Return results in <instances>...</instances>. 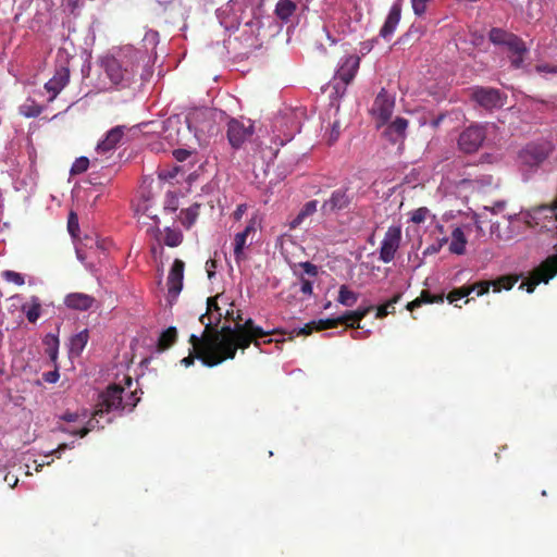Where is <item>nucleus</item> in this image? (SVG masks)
Instances as JSON below:
<instances>
[{"instance_id":"nucleus-13","label":"nucleus","mask_w":557,"mask_h":557,"mask_svg":"<svg viewBox=\"0 0 557 557\" xmlns=\"http://www.w3.org/2000/svg\"><path fill=\"white\" fill-rule=\"evenodd\" d=\"M549 154V149L543 144H528L519 152V161L530 168L539 166Z\"/></svg>"},{"instance_id":"nucleus-1","label":"nucleus","mask_w":557,"mask_h":557,"mask_svg":"<svg viewBox=\"0 0 557 557\" xmlns=\"http://www.w3.org/2000/svg\"><path fill=\"white\" fill-rule=\"evenodd\" d=\"M207 314H201L199 322L205 326L201 336L191 334L189 343L202 346L199 354V360L209 368L221 364L226 360L235 358L237 349H239L240 341L239 327L237 323L234 326L223 325L220 330L212 327V320L206 321Z\"/></svg>"},{"instance_id":"nucleus-37","label":"nucleus","mask_w":557,"mask_h":557,"mask_svg":"<svg viewBox=\"0 0 557 557\" xmlns=\"http://www.w3.org/2000/svg\"><path fill=\"white\" fill-rule=\"evenodd\" d=\"M183 236L180 232L166 228L164 244L169 247H176L182 243Z\"/></svg>"},{"instance_id":"nucleus-15","label":"nucleus","mask_w":557,"mask_h":557,"mask_svg":"<svg viewBox=\"0 0 557 557\" xmlns=\"http://www.w3.org/2000/svg\"><path fill=\"white\" fill-rule=\"evenodd\" d=\"M126 126L117 125L106 133V136L96 147L98 153H107L115 150L125 136Z\"/></svg>"},{"instance_id":"nucleus-33","label":"nucleus","mask_w":557,"mask_h":557,"mask_svg":"<svg viewBox=\"0 0 557 557\" xmlns=\"http://www.w3.org/2000/svg\"><path fill=\"white\" fill-rule=\"evenodd\" d=\"M20 113L25 117H37L41 114L44 108L38 104L34 99H27L21 107Z\"/></svg>"},{"instance_id":"nucleus-45","label":"nucleus","mask_w":557,"mask_h":557,"mask_svg":"<svg viewBox=\"0 0 557 557\" xmlns=\"http://www.w3.org/2000/svg\"><path fill=\"white\" fill-rule=\"evenodd\" d=\"M178 208V199L173 193L166 194V201L164 205V209L171 212L176 211Z\"/></svg>"},{"instance_id":"nucleus-22","label":"nucleus","mask_w":557,"mask_h":557,"mask_svg":"<svg viewBox=\"0 0 557 557\" xmlns=\"http://www.w3.org/2000/svg\"><path fill=\"white\" fill-rule=\"evenodd\" d=\"M408 126V121L404 117H397L385 129L384 134L389 141L396 144L404 139Z\"/></svg>"},{"instance_id":"nucleus-46","label":"nucleus","mask_w":557,"mask_h":557,"mask_svg":"<svg viewBox=\"0 0 557 557\" xmlns=\"http://www.w3.org/2000/svg\"><path fill=\"white\" fill-rule=\"evenodd\" d=\"M299 267L302 269L305 274L311 277H315L318 275V267L309 261L299 263Z\"/></svg>"},{"instance_id":"nucleus-38","label":"nucleus","mask_w":557,"mask_h":557,"mask_svg":"<svg viewBox=\"0 0 557 557\" xmlns=\"http://www.w3.org/2000/svg\"><path fill=\"white\" fill-rule=\"evenodd\" d=\"M471 294V288H469L468 286H461V287H458V288H455L453 289L448 295H447V300L453 304L463 297H467Z\"/></svg>"},{"instance_id":"nucleus-44","label":"nucleus","mask_w":557,"mask_h":557,"mask_svg":"<svg viewBox=\"0 0 557 557\" xmlns=\"http://www.w3.org/2000/svg\"><path fill=\"white\" fill-rule=\"evenodd\" d=\"M221 297V295H216L214 297H209L207 299V311L205 314L207 317L209 314H213L214 312L221 311V308L219 307L218 299Z\"/></svg>"},{"instance_id":"nucleus-59","label":"nucleus","mask_w":557,"mask_h":557,"mask_svg":"<svg viewBox=\"0 0 557 557\" xmlns=\"http://www.w3.org/2000/svg\"><path fill=\"white\" fill-rule=\"evenodd\" d=\"M216 261L214 259H209L206 262V270L208 273V277L212 278L215 274Z\"/></svg>"},{"instance_id":"nucleus-34","label":"nucleus","mask_w":557,"mask_h":557,"mask_svg":"<svg viewBox=\"0 0 557 557\" xmlns=\"http://www.w3.org/2000/svg\"><path fill=\"white\" fill-rule=\"evenodd\" d=\"M519 275H504L493 281V290L499 293L502 289L510 290L518 282Z\"/></svg>"},{"instance_id":"nucleus-31","label":"nucleus","mask_w":557,"mask_h":557,"mask_svg":"<svg viewBox=\"0 0 557 557\" xmlns=\"http://www.w3.org/2000/svg\"><path fill=\"white\" fill-rule=\"evenodd\" d=\"M199 208L200 205L194 203L189 208L181 211V222L186 228H190L195 224L199 215Z\"/></svg>"},{"instance_id":"nucleus-30","label":"nucleus","mask_w":557,"mask_h":557,"mask_svg":"<svg viewBox=\"0 0 557 557\" xmlns=\"http://www.w3.org/2000/svg\"><path fill=\"white\" fill-rule=\"evenodd\" d=\"M360 16L361 14L358 11L355 12L354 16H346L345 12H339V16L337 17L338 32L343 34L354 32L355 27L352 26V22H358Z\"/></svg>"},{"instance_id":"nucleus-10","label":"nucleus","mask_w":557,"mask_h":557,"mask_svg":"<svg viewBox=\"0 0 557 557\" xmlns=\"http://www.w3.org/2000/svg\"><path fill=\"white\" fill-rule=\"evenodd\" d=\"M401 228L398 225H392L385 232L380 247V260L388 263L394 260L397 250L400 247Z\"/></svg>"},{"instance_id":"nucleus-27","label":"nucleus","mask_w":557,"mask_h":557,"mask_svg":"<svg viewBox=\"0 0 557 557\" xmlns=\"http://www.w3.org/2000/svg\"><path fill=\"white\" fill-rule=\"evenodd\" d=\"M467 238L463 231L460 227H456L451 232V242L449 245V251L456 255H463L466 251Z\"/></svg>"},{"instance_id":"nucleus-50","label":"nucleus","mask_w":557,"mask_h":557,"mask_svg":"<svg viewBox=\"0 0 557 557\" xmlns=\"http://www.w3.org/2000/svg\"><path fill=\"white\" fill-rule=\"evenodd\" d=\"M224 318L227 321L235 322V324L243 320L240 310L235 311L234 309L226 310V312L224 313Z\"/></svg>"},{"instance_id":"nucleus-16","label":"nucleus","mask_w":557,"mask_h":557,"mask_svg":"<svg viewBox=\"0 0 557 557\" xmlns=\"http://www.w3.org/2000/svg\"><path fill=\"white\" fill-rule=\"evenodd\" d=\"M185 263L175 259L168 276V292L169 296L176 298L183 288Z\"/></svg>"},{"instance_id":"nucleus-57","label":"nucleus","mask_w":557,"mask_h":557,"mask_svg":"<svg viewBox=\"0 0 557 557\" xmlns=\"http://www.w3.org/2000/svg\"><path fill=\"white\" fill-rule=\"evenodd\" d=\"M55 430L57 431H60L62 433H65V434H70V435H75V436H79V429H72L70 426H66V425H63V424H58L55 426Z\"/></svg>"},{"instance_id":"nucleus-53","label":"nucleus","mask_w":557,"mask_h":557,"mask_svg":"<svg viewBox=\"0 0 557 557\" xmlns=\"http://www.w3.org/2000/svg\"><path fill=\"white\" fill-rule=\"evenodd\" d=\"M259 149L260 159L264 161L265 159L272 160L276 156V151H273L271 148L262 149L259 145H257Z\"/></svg>"},{"instance_id":"nucleus-62","label":"nucleus","mask_w":557,"mask_h":557,"mask_svg":"<svg viewBox=\"0 0 557 557\" xmlns=\"http://www.w3.org/2000/svg\"><path fill=\"white\" fill-rule=\"evenodd\" d=\"M173 154L177 161L182 162L185 161L190 156V152L185 149H176L174 150Z\"/></svg>"},{"instance_id":"nucleus-35","label":"nucleus","mask_w":557,"mask_h":557,"mask_svg":"<svg viewBox=\"0 0 557 557\" xmlns=\"http://www.w3.org/2000/svg\"><path fill=\"white\" fill-rule=\"evenodd\" d=\"M358 300V294L350 290L347 285H342L338 290L337 301L346 307H352Z\"/></svg>"},{"instance_id":"nucleus-55","label":"nucleus","mask_w":557,"mask_h":557,"mask_svg":"<svg viewBox=\"0 0 557 557\" xmlns=\"http://www.w3.org/2000/svg\"><path fill=\"white\" fill-rule=\"evenodd\" d=\"M60 375L58 370L49 371L42 374V379L47 383H55L59 380Z\"/></svg>"},{"instance_id":"nucleus-26","label":"nucleus","mask_w":557,"mask_h":557,"mask_svg":"<svg viewBox=\"0 0 557 557\" xmlns=\"http://www.w3.org/2000/svg\"><path fill=\"white\" fill-rule=\"evenodd\" d=\"M22 311L25 313L28 322L35 323L41 312V301L37 296H32L29 302L22 306Z\"/></svg>"},{"instance_id":"nucleus-40","label":"nucleus","mask_w":557,"mask_h":557,"mask_svg":"<svg viewBox=\"0 0 557 557\" xmlns=\"http://www.w3.org/2000/svg\"><path fill=\"white\" fill-rule=\"evenodd\" d=\"M88 165H89V160L88 158L86 157H79L75 160V162L73 163L72 168H71V174L72 175H77V174H82L84 173L85 171H87L88 169Z\"/></svg>"},{"instance_id":"nucleus-54","label":"nucleus","mask_w":557,"mask_h":557,"mask_svg":"<svg viewBox=\"0 0 557 557\" xmlns=\"http://www.w3.org/2000/svg\"><path fill=\"white\" fill-rule=\"evenodd\" d=\"M81 414L78 412H65L60 416V420L65 421L67 423L76 422L79 420Z\"/></svg>"},{"instance_id":"nucleus-41","label":"nucleus","mask_w":557,"mask_h":557,"mask_svg":"<svg viewBox=\"0 0 557 557\" xmlns=\"http://www.w3.org/2000/svg\"><path fill=\"white\" fill-rule=\"evenodd\" d=\"M191 346H193V348H191L189 355L181 360V363L186 368L193 366L195 359H199L198 356H199L200 351L202 350V346H200V345L196 346L195 344H191Z\"/></svg>"},{"instance_id":"nucleus-8","label":"nucleus","mask_w":557,"mask_h":557,"mask_svg":"<svg viewBox=\"0 0 557 557\" xmlns=\"http://www.w3.org/2000/svg\"><path fill=\"white\" fill-rule=\"evenodd\" d=\"M253 131V124L250 121L245 124L237 119H231L227 123L226 137L232 148L240 149L245 141L252 137Z\"/></svg>"},{"instance_id":"nucleus-64","label":"nucleus","mask_w":557,"mask_h":557,"mask_svg":"<svg viewBox=\"0 0 557 557\" xmlns=\"http://www.w3.org/2000/svg\"><path fill=\"white\" fill-rule=\"evenodd\" d=\"M445 117H446V114L441 113L436 117L432 119L430 122L431 127L437 128L441 125V123L444 121Z\"/></svg>"},{"instance_id":"nucleus-4","label":"nucleus","mask_w":557,"mask_h":557,"mask_svg":"<svg viewBox=\"0 0 557 557\" xmlns=\"http://www.w3.org/2000/svg\"><path fill=\"white\" fill-rule=\"evenodd\" d=\"M123 393L124 388L122 386L116 384L109 385L106 391L99 395L96 405V416H104L112 411L124 410Z\"/></svg>"},{"instance_id":"nucleus-5","label":"nucleus","mask_w":557,"mask_h":557,"mask_svg":"<svg viewBox=\"0 0 557 557\" xmlns=\"http://www.w3.org/2000/svg\"><path fill=\"white\" fill-rule=\"evenodd\" d=\"M373 310V306L359 307L355 311H348L337 318H329L319 320V329H334L341 324H346L350 329H360V322Z\"/></svg>"},{"instance_id":"nucleus-36","label":"nucleus","mask_w":557,"mask_h":557,"mask_svg":"<svg viewBox=\"0 0 557 557\" xmlns=\"http://www.w3.org/2000/svg\"><path fill=\"white\" fill-rule=\"evenodd\" d=\"M103 416H96V410L92 413V417L85 423L83 428L79 429V437L83 438L89 434L95 429H103V425H100L99 418Z\"/></svg>"},{"instance_id":"nucleus-52","label":"nucleus","mask_w":557,"mask_h":557,"mask_svg":"<svg viewBox=\"0 0 557 557\" xmlns=\"http://www.w3.org/2000/svg\"><path fill=\"white\" fill-rule=\"evenodd\" d=\"M67 228L73 236H75V232L78 231V221L74 212H71L69 215Z\"/></svg>"},{"instance_id":"nucleus-32","label":"nucleus","mask_w":557,"mask_h":557,"mask_svg":"<svg viewBox=\"0 0 557 557\" xmlns=\"http://www.w3.org/2000/svg\"><path fill=\"white\" fill-rule=\"evenodd\" d=\"M89 339L87 330H83L71 338V352L79 355L86 347Z\"/></svg>"},{"instance_id":"nucleus-7","label":"nucleus","mask_w":557,"mask_h":557,"mask_svg":"<svg viewBox=\"0 0 557 557\" xmlns=\"http://www.w3.org/2000/svg\"><path fill=\"white\" fill-rule=\"evenodd\" d=\"M237 325L239 327V337L240 341L239 349L245 350L247 349L251 344L259 347L260 346V338L265 337L274 331L267 332L262 327L255 324L252 319H247L244 323L237 322Z\"/></svg>"},{"instance_id":"nucleus-29","label":"nucleus","mask_w":557,"mask_h":557,"mask_svg":"<svg viewBox=\"0 0 557 557\" xmlns=\"http://www.w3.org/2000/svg\"><path fill=\"white\" fill-rule=\"evenodd\" d=\"M516 34L509 33L503 28L493 27L488 33V39L491 42L497 46L507 47L511 38H513Z\"/></svg>"},{"instance_id":"nucleus-14","label":"nucleus","mask_w":557,"mask_h":557,"mask_svg":"<svg viewBox=\"0 0 557 557\" xmlns=\"http://www.w3.org/2000/svg\"><path fill=\"white\" fill-rule=\"evenodd\" d=\"M394 106V99L384 89H382L373 102L372 113L380 120L381 124H385L393 114Z\"/></svg>"},{"instance_id":"nucleus-17","label":"nucleus","mask_w":557,"mask_h":557,"mask_svg":"<svg viewBox=\"0 0 557 557\" xmlns=\"http://www.w3.org/2000/svg\"><path fill=\"white\" fill-rule=\"evenodd\" d=\"M360 65V58L356 54H350L345 58L343 63L339 65L335 79H339L344 86L348 85L354 77ZM345 89V87H343Z\"/></svg>"},{"instance_id":"nucleus-39","label":"nucleus","mask_w":557,"mask_h":557,"mask_svg":"<svg viewBox=\"0 0 557 557\" xmlns=\"http://www.w3.org/2000/svg\"><path fill=\"white\" fill-rule=\"evenodd\" d=\"M468 287L471 288V293L475 292L478 296H483L493 287V281H479Z\"/></svg>"},{"instance_id":"nucleus-2","label":"nucleus","mask_w":557,"mask_h":557,"mask_svg":"<svg viewBox=\"0 0 557 557\" xmlns=\"http://www.w3.org/2000/svg\"><path fill=\"white\" fill-rule=\"evenodd\" d=\"M73 55L69 52L66 47H60L57 53L59 65L55 69L53 76L45 84V89L50 94L49 101H53L62 89L70 82L69 62Z\"/></svg>"},{"instance_id":"nucleus-63","label":"nucleus","mask_w":557,"mask_h":557,"mask_svg":"<svg viewBox=\"0 0 557 557\" xmlns=\"http://www.w3.org/2000/svg\"><path fill=\"white\" fill-rule=\"evenodd\" d=\"M136 395H137L136 391L131 392L128 399L126 401H124L125 408L128 406L132 409L137 405V403L139 401V397H137Z\"/></svg>"},{"instance_id":"nucleus-51","label":"nucleus","mask_w":557,"mask_h":557,"mask_svg":"<svg viewBox=\"0 0 557 557\" xmlns=\"http://www.w3.org/2000/svg\"><path fill=\"white\" fill-rule=\"evenodd\" d=\"M339 134H341V124L338 121H335L333 123L332 129L330 132L329 144L335 143L338 139Z\"/></svg>"},{"instance_id":"nucleus-42","label":"nucleus","mask_w":557,"mask_h":557,"mask_svg":"<svg viewBox=\"0 0 557 557\" xmlns=\"http://www.w3.org/2000/svg\"><path fill=\"white\" fill-rule=\"evenodd\" d=\"M2 277L10 283H14L17 286H21L25 283L24 276L21 273H17L12 270H5L2 272Z\"/></svg>"},{"instance_id":"nucleus-56","label":"nucleus","mask_w":557,"mask_h":557,"mask_svg":"<svg viewBox=\"0 0 557 557\" xmlns=\"http://www.w3.org/2000/svg\"><path fill=\"white\" fill-rule=\"evenodd\" d=\"M222 318H224V314L221 311L214 312L213 314H209L206 319L208 321L209 319L212 320V327L216 329L219 324L221 323Z\"/></svg>"},{"instance_id":"nucleus-61","label":"nucleus","mask_w":557,"mask_h":557,"mask_svg":"<svg viewBox=\"0 0 557 557\" xmlns=\"http://www.w3.org/2000/svg\"><path fill=\"white\" fill-rule=\"evenodd\" d=\"M75 446V442H72L70 444H66V443H63V444H60L54 450H52L51 454L55 455L58 458H60L61 456V453L67 448H74Z\"/></svg>"},{"instance_id":"nucleus-25","label":"nucleus","mask_w":557,"mask_h":557,"mask_svg":"<svg viewBox=\"0 0 557 557\" xmlns=\"http://www.w3.org/2000/svg\"><path fill=\"white\" fill-rule=\"evenodd\" d=\"M177 341V330L175 326H170L163 331L157 343V350L164 351L171 348Z\"/></svg>"},{"instance_id":"nucleus-6","label":"nucleus","mask_w":557,"mask_h":557,"mask_svg":"<svg viewBox=\"0 0 557 557\" xmlns=\"http://www.w3.org/2000/svg\"><path fill=\"white\" fill-rule=\"evenodd\" d=\"M101 64L112 85L117 88H126L129 86L133 79V72L124 67L116 58L106 57Z\"/></svg>"},{"instance_id":"nucleus-49","label":"nucleus","mask_w":557,"mask_h":557,"mask_svg":"<svg viewBox=\"0 0 557 557\" xmlns=\"http://www.w3.org/2000/svg\"><path fill=\"white\" fill-rule=\"evenodd\" d=\"M319 321H311L309 323H307L302 329H300L298 331V334H302V335H309L312 333L313 330L315 331H324L325 329H319Z\"/></svg>"},{"instance_id":"nucleus-23","label":"nucleus","mask_w":557,"mask_h":557,"mask_svg":"<svg viewBox=\"0 0 557 557\" xmlns=\"http://www.w3.org/2000/svg\"><path fill=\"white\" fill-rule=\"evenodd\" d=\"M444 294L433 295L430 293V290L423 289L416 299L409 301L406 305V309L410 312H413L414 309L420 308L422 305L442 304L444 302Z\"/></svg>"},{"instance_id":"nucleus-28","label":"nucleus","mask_w":557,"mask_h":557,"mask_svg":"<svg viewBox=\"0 0 557 557\" xmlns=\"http://www.w3.org/2000/svg\"><path fill=\"white\" fill-rule=\"evenodd\" d=\"M318 201L310 200L304 205L299 213L289 222L290 228L298 227L306 218L312 215L317 211Z\"/></svg>"},{"instance_id":"nucleus-9","label":"nucleus","mask_w":557,"mask_h":557,"mask_svg":"<svg viewBox=\"0 0 557 557\" xmlns=\"http://www.w3.org/2000/svg\"><path fill=\"white\" fill-rule=\"evenodd\" d=\"M354 200V194L349 187H342L332 191L329 199L322 206L321 211L324 215L337 213L342 210L348 209Z\"/></svg>"},{"instance_id":"nucleus-19","label":"nucleus","mask_w":557,"mask_h":557,"mask_svg":"<svg viewBox=\"0 0 557 557\" xmlns=\"http://www.w3.org/2000/svg\"><path fill=\"white\" fill-rule=\"evenodd\" d=\"M401 15V4L399 2H395L388 12V15L380 29V36L384 39L389 38L394 32L396 30L397 25L399 24Z\"/></svg>"},{"instance_id":"nucleus-60","label":"nucleus","mask_w":557,"mask_h":557,"mask_svg":"<svg viewBox=\"0 0 557 557\" xmlns=\"http://www.w3.org/2000/svg\"><path fill=\"white\" fill-rule=\"evenodd\" d=\"M537 73H557V66H550L548 64H539L535 66Z\"/></svg>"},{"instance_id":"nucleus-11","label":"nucleus","mask_w":557,"mask_h":557,"mask_svg":"<svg viewBox=\"0 0 557 557\" xmlns=\"http://www.w3.org/2000/svg\"><path fill=\"white\" fill-rule=\"evenodd\" d=\"M485 128L479 125H471L461 132L458 138V146L465 153H473L479 150L485 140Z\"/></svg>"},{"instance_id":"nucleus-18","label":"nucleus","mask_w":557,"mask_h":557,"mask_svg":"<svg viewBox=\"0 0 557 557\" xmlns=\"http://www.w3.org/2000/svg\"><path fill=\"white\" fill-rule=\"evenodd\" d=\"M509 52L510 64L513 69H521L523 66L524 57L529 52L525 42L519 37L515 36L506 47Z\"/></svg>"},{"instance_id":"nucleus-43","label":"nucleus","mask_w":557,"mask_h":557,"mask_svg":"<svg viewBox=\"0 0 557 557\" xmlns=\"http://www.w3.org/2000/svg\"><path fill=\"white\" fill-rule=\"evenodd\" d=\"M429 215L430 210L426 207H420L411 213L410 220L416 224H421L426 220Z\"/></svg>"},{"instance_id":"nucleus-48","label":"nucleus","mask_w":557,"mask_h":557,"mask_svg":"<svg viewBox=\"0 0 557 557\" xmlns=\"http://www.w3.org/2000/svg\"><path fill=\"white\" fill-rule=\"evenodd\" d=\"M300 282H301L300 292L304 295L311 296L313 293V282L305 278L302 275L300 276Z\"/></svg>"},{"instance_id":"nucleus-21","label":"nucleus","mask_w":557,"mask_h":557,"mask_svg":"<svg viewBox=\"0 0 557 557\" xmlns=\"http://www.w3.org/2000/svg\"><path fill=\"white\" fill-rule=\"evenodd\" d=\"M95 301L92 296L84 293H71L64 298L67 308L81 311L90 309Z\"/></svg>"},{"instance_id":"nucleus-47","label":"nucleus","mask_w":557,"mask_h":557,"mask_svg":"<svg viewBox=\"0 0 557 557\" xmlns=\"http://www.w3.org/2000/svg\"><path fill=\"white\" fill-rule=\"evenodd\" d=\"M430 0H411L412 9L416 15L421 16L426 10V3Z\"/></svg>"},{"instance_id":"nucleus-12","label":"nucleus","mask_w":557,"mask_h":557,"mask_svg":"<svg viewBox=\"0 0 557 557\" xmlns=\"http://www.w3.org/2000/svg\"><path fill=\"white\" fill-rule=\"evenodd\" d=\"M472 99L486 110H493L504 106L506 95L491 87H478L472 92Z\"/></svg>"},{"instance_id":"nucleus-3","label":"nucleus","mask_w":557,"mask_h":557,"mask_svg":"<svg viewBox=\"0 0 557 557\" xmlns=\"http://www.w3.org/2000/svg\"><path fill=\"white\" fill-rule=\"evenodd\" d=\"M555 275H557V255L547 257L540 263L530 274L529 280L522 282L519 286L520 289L531 294L540 283H548Z\"/></svg>"},{"instance_id":"nucleus-58","label":"nucleus","mask_w":557,"mask_h":557,"mask_svg":"<svg viewBox=\"0 0 557 557\" xmlns=\"http://www.w3.org/2000/svg\"><path fill=\"white\" fill-rule=\"evenodd\" d=\"M403 297L401 293H397L394 295L389 300H387L383 306L388 310L389 308L394 309V305L399 302ZM391 313L394 312V310L389 311Z\"/></svg>"},{"instance_id":"nucleus-20","label":"nucleus","mask_w":557,"mask_h":557,"mask_svg":"<svg viewBox=\"0 0 557 557\" xmlns=\"http://www.w3.org/2000/svg\"><path fill=\"white\" fill-rule=\"evenodd\" d=\"M256 232V222L250 220L243 232H239L234 237V257L237 263L245 259L244 249L246 242L251 233Z\"/></svg>"},{"instance_id":"nucleus-24","label":"nucleus","mask_w":557,"mask_h":557,"mask_svg":"<svg viewBox=\"0 0 557 557\" xmlns=\"http://www.w3.org/2000/svg\"><path fill=\"white\" fill-rule=\"evenodd\" d=\"M297 11V3L292 0H278L275 5V15L282 22H289Z\"/></svg>"}]
</instances>
